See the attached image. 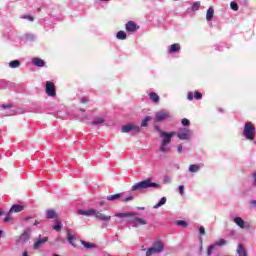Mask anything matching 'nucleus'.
Instances as JSON below:
<instances>
[{
    "label": "nucleus",
    "instance_id": "f257e3e1",
    "mask_svg": "<svg viewBox=\"0 0 256 256\" xmlns=\"http://www.w3.org/2000/svg\"><path fill=\"white\" fill-rule=\"evenodd\" d=\"M146 189H161V184L153 182L151 178L135 183L131 191H145Z\"/></svg>",
    "mask_w": 256,
    "mask_h": 256
},
{
    "label": "nucleus",
    "instance_id": "f03ea898",
    "mask_svg": "<svg viewBox=\"0 0 256 256\" xmlns=\"http://www.w3.org/2000/svg\"><path fill=\"white\" fill-rule=\"evenodd\" d=\"M242 135L247 141H255V124L252 122H245Z\"/></svg>",
    "mask_w": 256,
    "mask_h": 256
},
{
    "label": "nucleus",
    "instance_id": "7ed1b4c3",
    "mask_svg": "<svg viewBox=\"0 0 256 256\" xmlns=\"http://www.w3.org/2000/svg\"><path fill=\"white\" fill-rule=\"evenodd\" d=\"M174 136L175 132H162V135H160V137L162 138V142L159 147L161 153H168L169 147L167 146L169 145V143H171V139H173Z\"/></svg>",
    "mask_w": 256,
    "mask_h": 256
},
{
    "label": "nucleus",
    "instance_id": "20e7f679",
    "mask_svg": "<svg viewBox=\"0 0 256 256\" xmlns=\"http://www.w3.org/2000/svg\"><path fill=\"white\" fill-rule=\"evenodd\" d=\"M163 249H165L163 242L156 241L153 243L152 247L147 249L146 256L159 255V253H163Z\"/></svg>",
    "mask_w": 256,
    "mask_h": 256
},
{
    "label": "nucleus",
    "instance_id": "39448f33",
    "mask_svg": "<svg viewBox=\"0 0 256 256\" xmlns=\"http://www.w3.org/2000/svg\"><path fill=\"white\" fill-rule=\"evenodd\" d=\"M191 135H193V131L185 127L180 128L177 132V137L180 141H189V139H191Z\"/></svg>",
    "mask_w": 256,
    "mask_h": 256
},
{
    "label": "nucleus",
    "instance_id": "423d86ee",
    "mask_svg": "<svg viewBox=\"0 0 256 256\" xmlns=\"http://www.w3.org/2000/svg\"><path fill=\"white\" fill-rule=\"evenodd\" d=\"M33 229L31 227H27L22 234L19 236V238L16 240V243H21V245H25L29 239H31V232Z\"/></svg>",
    "mask_w": 256,
    "mask_h": 256
},
{
    "label": "nucleus",
    "instance_id": "0eeeda50",
    "mask_svg": "<svg viewBox=\"0 0 256 256\" xmlns=\"http://www.w3.org/2000/svg\"><path fill=\"white\" fill-rule=\"evenodd\" d=\"M122 133H131V131H135V133H141V126L135 125L133 123L123 125L121 127Z\"/></svg>",
    "mask_w": 256,
    "mask_h": 256
},
{
    "label": "nucleus",
    "instance_id": "6e6552de",
    "mask_svg": "<svg viewBox=\"0 0 256 256\" xmlns=\"http://www.w3.org/2000/svg\"><path fill=\"white\" fill-rule=\"evenodd\" d=\"M170 118H171V114H169V112L165 110H162V111L156 112L154 121L155 123H161L162 121H166V119H170Z\"/></svg>",
    "mask_w": 256,
    "mask_h": 256
},
{
    "label": "nucleus",
    "instance_id": "1a4fd4ad",
    "mask_svg": "<svg viewBox=\"0 0 256 256\" xmlns=\"http://www.w3.org/2000/svg\"><path fill=\"white\" fill-rule=\"evenodd\" d=\"M232 221L235 223V225H237V227H240V229H249V227H251L248 222H245V220L239 216L232 218Z\"/></svg>",
    "mask_w": 256,
    "mask_h": 256
},
{
    "label": "nucleus",
    "instance_id": "9d476101",
    "mask_svg": "<svg viewBox=\"0 0 256 256\" xmlns=\"http://www.w3.org/2000/svg\"><path fill=\"white\" fill-rule=\"evenodd\" d=\"M46 95L48 97H57V91L55 90V83L52 81L46 82Z\"/></svg>",
    "mask_w": 256,
    "mask_h": 256
},
{
    "label": "nucleus",
    "instance_id": "9b49d317",
    "mask_svg": "<svg viewBox=\"0 0 256 256\" xmlns=\"http://www.w3.org/2000/svg\"><path fill=\"white\" fill-rule=\"evenodd\" d=\"M131 227H139L140 225H147V221L143 218L134 217L128 221Z\"/></svg>",
    "mask_w": 256,
    "mask_h": 256
},
{
    "label": "nucleus",
    "instance_id": "f8f14e48",
    "mask_svg": "<svg viewBox=\"0 0 256 256\" xmlns=\"http://www.w3.org/2000/svg\"><path fill=\"white\" fill-rule=\"evenodd\" d=\"M125 29H126L127 33H135L138 31L139 26L137 25V23H135L133 21H128L125 24Z\"/></svg>",
    "mask_w": 256,
    "mask_h": 256
},
{
    "label": "nucleus",
    "instance_id": "ddd939ff",
    "mask_svg": "<svg viewBox=\"0 0 256 256\" xmlns=\"http://www.w3.org/2000/svg\"><path fill=\"white\" fill-rule=\"evenodd\" d=\"M187 99L188 101H193V99H196V101H200V99H203V94L197 90L194 92V94L193 92H188Z\"/></svg>",
    "mask_w": 256,
    "mask_h": 256
},
{
    "label": "nucleus",
    "instance_id": "4468645a",
    "mask_svg": "<svg viewBox=\"0 0 256 256\" xmlns=\"http://www.w3.org/2000/svg\"><path fill=\"white\" fill-rule=\"evenodd\" d=\"M31 64L34 66V67H39L40 69L45 67L46 65V62L45 60L39 58V57H33L31 59Z\"/></svg>",
    "mask_w": 256,
    "mask_h": 256
},
{
    "label": "nucleus",
    "instance_id": "2eb2a0df",
    "mask_svg": "<svg viewBox=\"0 0 256 256\" xmlns=\"http://www.w3.org/2000/svg\"><path fill=\"white\" fill-rule=\"evenodd\" d=\"M94 216L96 217V219H98L99 221H103L106 223H109V221H111V216H107L103 213H101L100 211L95 210Z\"/></svg>",
    "mask_w": 256,
    "mask_h": 256
},
{
    "label": "nucleus",
    "instance_id": "dca6fc26",
    "mask_svg": "<svg viewBox=\"0 0 256 256\" xmlns=\"http://www.w3.org/2000/svg\"><path fill=\"white\" fill-rule=\"evenodd\" d=\"M179 51H181V45H179V43H174L168 47V53L170 55L179 53Z\"/></svg>",
    "mask_w": 256,
    "mask_h": 256
},
{
    "label": "nucleus",
    "instance_id": "f3484780",
    "mask_svg": "<svg viewBox=\"0 0 256 256\" xmlns=\"http://www.w3.org/2000/svg\"><path fill=\"white\" fill-rule=\"evenodd\" d=\"M134 212H119V213H115L114 217H118L119 219H125L127 217H135Z\"/></svg>",
    "mask_w": 256,
    "mask_h": 256
},
{
    "label": "nucleus",
    "instance_id": "a211bd4d",
    "mask_svg": "<svg viewBox=\"0 0 256 256\" xmlns=\"http://www.w3.org/2000/svg\"><path fill=\"white\" fill-rule=\"evenodd\" d=\"M47 241H49V237L47 236L38 238L37 241L34 243V249H39V247H41V245H45Z\"/></svg>",
    "mask_w": 256,
    "mask_h": 256
},
{
    "label": "nucleus",
    "instance_id": "6ab92c4d",
    "mask_svg": "<svg viewBox=\"0 0 256 256\" xmlns=\"http://www.w3.org/2000/svg\"><path fill=\"white\" fill-rule=\"evenodd\" d=\"M78 215H85V217H91L95 215V209H88V210H78Z\"/></svg>",
    "mask_w": 256,
    "mask_h": 256
},
{
    "label": "nucleus",
    "instance_id": "aec40b11",
    "mask_svg": "<svg viewBox=\"0 0 256 256\" xmlns=\"http://www.w3.org/2000/svg\"><path fill=\"white\" fill-rule=\"evenodd\" d=\"M35 39H37V36L31 33H27L24 36H22V41L29 42V43H33Z\"/></svg>",
    "mask_w": 256,
    "mask_h": 256
},
{
    "label": "nucleus",
    "instance_id": "412c9836",
    "mask_svg": "<svg viewBox=\"0 0 256 256\" xmlns=\"http://www.w3.org/2000/svg\"><path fill=\"white\" fill-rule=\"evenodd\" d=\"M236 253L238 256H248L247 255V250L245 249V247H243V244H238Z\"/></svg>",
    "mask_w": 256,
    "mask_h": 256
},
{
    "label": "nucleus",
    "instance_id": "4be33fe9",
    "mask_svg": "<svg viewBox=\"0 0 256 256\" xmlns=\"http://www.w3.org/2000/svg\"><path fill=\"white\" fill-rule=\"evenodd\" d=\"M105 123V117L104 116H96L93 121L91 122V125H103Z\"/></svg>",
    "mask_w": 256,
    "mask_h": 256
},
{
    "label": "nucleus",
    "instance_id": "5701e85b",
    "mask_svg": "<svg viewBox=\"0 0 256 256\" xmlns=\"http://www.w3.org/2000/svg\"><path fill=\"white\" fill-rule=\"evenodd\" d=\"M25 209V206L20 205V204H13L10 208L11 212L14 213H21Z\"/></svg>",
    "mask_w": 256,
    "mask_h": 256
},
{
    "label": "nucleus",
    "instance_id": "b1692460",
    "mask_svg": "<svg viewBox=\"0 0 256 256\" xmlns=\"http://www.w3.org/2000/svg\"><path fill=\"white\" fill-rule=\"evenodd\" d=\"M214 16H215V9H213V7H209L206 12V20L213 21Z\"/></svg>",
    "mask_w": 256,
    "mask_h": 256
},
{
    "label": "nucleus",
    "instance_id": "393cba45",
    "mask_svg": "<svg viewBox=\"0 0 256 256\" xmlns=\"http://www.w3.org/2000/svg\"><path fill=\"white\" fill-rule=\"evenodd\" d=\"M189 173H199L201 166L199 164H191L188 168Z\"/></svg>",
    "mask_w": 256,
    "mask_h": 256
},
{
    "label": "nucleus",
    "instance_id": "a878e982",
    "mask_svg": "<svg viewBox=\"0 0 256 256\" xmlns=\"http://www.w3.org/2000/svg\"><path fill=\"white\" fill-rule=\"evenodd\" d=\"M57 217V212L53 209L46 210V219H55Z\"/></svg>",
    "mask_w": 256,
    "mask_h": 256
},
{
    "label": "nucleus",
    "instance_id": "bb28decb",
    "mask_svg": "<svg viewBox=\"0 0 256 256\" xmlns=\"http://www.w3.org/2000/svg\"><path fill=\"white\" fill-rule=\"evenodd\" d=\"M116 38L119 39V41H125V39H127V33L123 30H120L116 33Z\"/></svg>",
    "mask_w": 256,
    "mask_h": 256
},
{
    "label": "nucleus",
    "instance_id": "cd10ccee",
    "mask_svg": "<svg viewBox=\"0 0 256 256\" xmlns=\"http://www.w3.org/2000/svg\"><path fill=\"white\" fill-rule=\"evenodd\" d=\"M9 67L11 69H17V68L21 67V61L20 60H12L9 62Z\"/></svg>",
    "mask_w": 256,
    "mask_h": 256
},
{
    "label": "nucleus",
    "instance_id": "c85d7f7f",
    "mask_svg": "<svg viewBox=\"0 0 256 256\" xmlns=\"http://www.w3.org/2000/svg\"><path fill=\"white\" fill-rule=\"evenodd\" d=\"M167 203V197H162L156 205L153 206V209H159V207H163Z\"/></svg>",
    "mask_w": 256,
    "mask_h": 256
},
{
    "label": "nucleus",
    "instance_id": "c756f323",
    "mask_svg": "<svg viewBox=\"0 0 256 256\" xmlns=\"http://www.w3.org/2000/svg\"><path fill=\"white\" fill-rule=\"evenodd\" d=\"M121 195L123 193L113 194L106 197L107 201H117V199H121Z\"/></svg>",
    "mask_w": 256,
    "mask_h": 256
},
{
    "label": "nucleus",
    "instance_id": "7c9ffc66",
    "mask_svg": "<svg viewBox=\"0 0 256 256\" xmlns=\"http://www.w3.org/2000/svg\"><path fill=\"white\" fill-rule=\"evenodd\" d=\"M148 95L153 103H159V95L156 92H150Z\"/></svg>",
    "mask_w": 256,
    "mask_h": 256
},
{
    "label": "nucleus",
    "instance_id": "2f4dec72",
    "mask_svg": "<svg viewBox=\"0 0 256 256\" xmlns=\"http://www.w3.org/2000/svg\"><path fill=\"white\" fill-rule=\"evenodd\" d=\"M53 229L54 231H57V232L61 231V229H63V225L61 224V221L55 220Z\"/></svg>",
    "mask_w": 256,
    "mask_h": 256
},
{
    "label": "nucleus",
    "instance_id": "473e14b6",
    "mask_svg": "<svg viewBox=\"0 0 256 256\" xmlns=\"http://www.w3.org/2000/svg\"><path fill=\"white\" fill-rule=\"evenodd\" d=\"M81 245H83V247H85V249H95V244H91L84 240H81Z\"/></svg>",
    "mask_w": 256,
    "mask_h": 256
},
{
    "label": "nucleus",
    "instance_id": "72a5a7b5",
    "mask_svg": "<svg viewBox=\"0 0 256 256\" xmlns=\"http://www.w3.org/2000/svg\"><path fill=\"white\" fill-rule=\"evenodd\" d=\"M215 247H223V245H227V240L221 238L214 243Z\"/></svg>",
    "mask_w": 256,
    "mask_h": 256
},
{
    "label": "nucleus",
    "instance_id": "f704fd0d",
    "mask_svg": "<svg viewBox=\"0 0 256 256\" xmlns=\"http://www.w3.org/2000/svg\"><path fill=\"white\" fill-rule=\"evenodd\" d=\"M149 121H151V116H146L141 122V127H147L149 125Z\"/></svg>",
    "mask_w": 256,
    "mask_h": 256
},
{
    "label": "nucleus",
    "instance_id": "c9c22d12",
    "mask_svg": "<svg viewBox=\"0 0 256 256\" xmlns=\"http://www.w3.org/2000/svg\"><path fill=\"white\" fill-rule=\"evenodd\" d=\"M133 199H135V197H133V195L129 194L127 196H125L124 198L121 199L122 203H129V201H133Z\"/></svg>",
    "mask_w": 256,
    "mask_h": 256
},
{
    "label": "nucleus",
    "instance_id": "e433bc0d",
    "mask_svg": "<svg viewBox=\"0 0 256 256\" xmlns=\"http://www.w3.org/2000/svg\"><path fill=\"white\" fill-rule=\"evenodd\" d=\"M200 7H201V2L196 1L192 4L191 9L192 11H199Z\"/></svg>",
    "mask_w": 256,
    "mask_h": 256
},
{
    "label": "nucleus",
    "instance_id": "4c0bfd02",
    "mask_svg": "<svg viewBox=\"0 0 256 256\" xmlns=\"http://www.w3.org/2000/svg\"><path fill=\"white\" fill-rule=\"evenodd\" d=\"M74 239H75V235H68V237H67L68 243H69L72 247H77V245H75V243L73 242Z\"/></svg>",
    "mask_w": 256,
    "mask_h": 256
},
{
    "label": "nucleus",
    "instance_id": "58836bf2",
    "mask_svg": "<svg viewBox=\"0 0 256 256\" xmlns=\"http://www.w3.org/2000/svg\"><path fill=\"white\" fill-rule=\"evenodd\" d=\"M176 225H178V227H188L189 223L185 220H178L176 221Z\"/></svg>",
    "mask_w": 256,
    "mask_h": 256
},
{
    "label": "nucleus",
    "instance_id": "ea45409f",
    "mask_svg": "<svg viewBox=\"0 0 256 256\" xmlns=\"http://www.w3.org/2000/svg\"><path fill=\"white\" fill-rule=\"evenodd\" d=\"M213 251H215V244H212V245L208 246V248H207V256L213 255Z\"/></svg>",
    "mask_w": 256,
    "mask_h": 256
},
{
    "label": "nucleus",
    "instance_id": "a19ab883",
    "mask_svg": "<svg viewBox=\"0 0 256 256\" xmlns=\"http://www.w3.org/2000/svg\"><path fill=\"white\" fill-rule=\"evenodd\" d=\"M230 8L232 9V11H239V4H237V2L232 1L230 3Z\"/></svg>",
    "mask_w": 256,
    "mask_h": 256
},
{
    "label": "nucleus",
    "instance_id": "79ce46f5",
    "mask_svg": "<svg viewBox=\"0 0 256 256\" xmlns=\"http://www.w3.org/2000/svg\"><path fill=\"white\" fill-rule=\"evenodd\" d=\"M181 123H182L183 127H189V125H191V121H189V119H187V118H183L181 120Z\"/></svg>",
    "mask_w": 256,
    "mask_h": 256
},
{
    "label": "nucleus",
    "instance_id": "37998d69",
    "mask_svg": "<svg viewBox=\"0 0 256 256\" xmlns=\"http://www.w3.org/2000/svg\"><path fill=\"white\" fill-rule=\"evenodd\" d=\"M178 191H179V194H180V195H184V194H185V186L180 185V186L178 187Z\"/></svg>",
    "mask_w": 256,
    "mask_h": 256
},
{
    "label": "nucleus",
    "instance_id": "c03bdc74",
    "mask_svg": "<svg viewBox=\"0 0 256 256\" xmlns=\"http://www.w3.org/2000/svg\"><path fill=\"white\" fill-rule=\"evenodd\" d=\"M252 183L256 187V170L252 173Z\"/></svg>",
    "mask_w": 256,
    "mask_h": 256
},
{
    "label": "nucleus",
    "instance_id": "a18cd8bd",
    "mask_svg": "<svg viewBox=\"0 0 256 256\" xmlns=\"http://www.w3.org/2000/svg\"><path fill=\"white\" fill-rule=\"evenodd\" d=\"M154 129H155V131H157V133H159V135H162V133H164L165 131H163V130H161V127H159V126H154Z\"/></svg>",
    "mask_w": 256,
    "mask_h": 256
},
{
    "label": "nucleus",
    "instance_id": "49530a36",
    "mask_svg": "<svg viewBox=\"0 0 256 256\" xmlns=\"http://www.w3.org/2000/svg\"><path fill=\"white\" fill-rule=\"evenodd\" d=\"M199 234L200 235H205V227H203V226L199 227Z\"/></svg>",
    "mask_w": 256,
    "mask_h": 256
},
{
    "label": "nucleus",
    "instance_id": "de8ad7c7",
    "mask_svg": "<svg viewBox=\"0 0 256 256\" xmlns=\"http://www.w3.org/2000/svg\"><path fill=\"white\" fill-rule=\"evenodd\" d=\"M163 182L164 183H171V177L165 176L164 179H163Z\"/></svg>",
    "mask_w": 256,
    "mask_h": 256
},
{
    "label": "nucleus",
    "instance_id": "09e8293b",
    "mask_svg": "<svg viewBox=\"0 0 256 256\" xmlns=\"http://www.w3.org/2000/svg\"><path fill=\"white\" fill-rule=\"evenodd\" d=\"M55 241H56V243H65V240L63 239V238H61V237H57L56 239H55Z\"/></svg>",
    "mask_w": 256,
    "mask_h": 256
},
{
    "label": "nucleus",
    "instance_id": "8fccbe9b",
    "mask_svg": "<svg viewBox=\"0 0 256 256\" xmlns=\"http://www.w3.org/2000/svg\"><path fill=\"white\" fill-rule=\"evenodd\" d=\"M11 104H3V105H1V108L2 109H11Z\"/></svg>",
    "mask_w": 256,
    "mask_h": 256
},
{
    "label": "nucleus",
    "instance_id": "3c124183",
    "mask_svg": "<svg viewBox=\"0 0 256 256\" xmlns=\"http://www.w3.org/2000/svg\"><path fill=\"white\" fill-rule=\"evenodd\" d=\"M177 151H178V153H183V145L179 144L177 146Z\"/></svg>",
    "mask_w": 256,
    "mask_h": 256
},
{
    "label": "nucleus",
    "instance_id": "603ef678",
    "mask_svg": "<svg viewBox=\"0 0 256 256\" xmlns=\"http://www.w3.org/2000/svg\"><path fill=\"white\" fill-rule=\"evenodd\" d=\"M250 205H251V207L256 209V199L255 200H250Z\"/></svg>",
    "mask_w": 256,
    "mask_h": 256
},
{
    "label": "nucleus",
    "instance_id": "864d4df0",
    "mask_svg": "<svg viewBox=\"0 0 256 256\" xmlns=\"http://www.w3.org/2000/svg\"><path fill=\"white\" fill-rule=\"evenodd\" d=\"M23 19H27L28 21H34L35 18H33V16H23Z\"/></svg>",
    "mask_w": 256,
    "mask_h": 256
},
{
    "label": "nucleus",
    "instance_id": "5fc2aeb1",
    "mask_svg": "<svg viewBox=\"0 0 256 256\" xmlns=\"http://www.w3.org/2000/svg\"><path fill=\"white\" fill-rule=\"evenodd\" d=\"M108 225H109V222H103L101 227L102 229H107Z\"/></svg>",
    "mask_w": 256,
    "mask_h": 256
},
{
    "label": "nucleus",
    "instance_id": "6e6d98bb",
    "mask_svg": "<svg viewBox=\"0 0 256 256\" xmlns=\"http://www.w3.org/2000/svg\"><path fill=\"white\" fill-rule=\"evenodd\" d=\"M88 102H89V98L87 97L81 98V103H88Z\"/></svg>",
    "mask_w": 256,
    "mask_h": 256
},
{
    "label": "nucleus",
    "instance_id": "4d7b16f0",
    "mask_svg": "<svg viewBox=\"0 0 256 256\" xmlns=\"http://www.w3.org/2000/svg\"><path fill=\"white\" fill-rule=\"evenodd\" d=\"M14 212H11V209L6 213V217L11 219V215H13Z\"/></svg>",
    "mask_w": 256,
    "mask_h": 256
},
{
    "label": "nucleus",
    "instance_id": "13d9d810",
    "mask_svg": "<svg viewBox=\"0 0 256 256\" xmlns=\"http://www.w3.org/2000/svg\"><path fill=\"white\" fill-rule=\"evenodd\" d=\"M33 225H34V227H37V226L41 225V222L39 220H35L33 222Z\"/></svg>",
    "mask_w": 256,
    "mask_h": 256
},
{
    "label": "nucleus",
    "instance_id": "bf43d9fd",
    "mask_svg": "<svg viewBox=\"0 0 256 256\" xmlns=\"http://www.w3.org/2000/svg\"><path fill=\"white\" fill-rule=\"evenodd\" d=\"M9 221H11V218H9L8 216H6V217L3 219V222H4V223H9Z\"/></svg>",
    "mask_w": 256,
    "mask_h": 256
},
{
    "label": "nucleus",
    "instance_id": "052dcab7",
    "mask_svg": "<svg viewBox=\"0 0 256 256\" xmlns=\"http://www.w3.org/2000/svg\"><path fill=\"white\" fill-rule=\"evenodd\" d=\"M31 219H33V217H31V216H25L24 217V221H31Z\"/></svg>",
    "mask_w": 256,
    "mask_h": 256
},
{
    "label": "nucleus",
    "instance_id": "680f3d73",
    "mask_svg": "<svg viewBox=\"0 0 256 256\" xmlns=\"http://www.w3.org/2000/svg\"><path fill=\"white\" fill-rule=\"evenodd\" d=\"M22 256H29V253L27 252V250H25L22 254Z\"/></svg>",
    "mask_w": 256,
    "mask_h": 256
},
{
    "label": "nucleus",
    "instance_id": "e2e57ef3",
    "mask_svg": "<svg viewBox=\"0 0 256 256\" xmlns=\"http://www.w3.org/2000/svg\"><path fill=\"white\" fill-rule=\"evenodd\" d=\"M138 211H145V207H138Z\"/></svg>",
    "mask_w": 256,
    "mask_h": 256
},
{
    "label": "nucleus",
    "instance_id": "0e129e2a",
    "mask_svg": "<svg viewBox=\"0 0 256 256\" xmlns=\"http://www.w3.org/2000/svg\"><path fill=\"white\" fill-rule=\"evenodd\" d=\"M1 215H5V212L3 210H0V217Z\"/></svg>",
    "mask_w": 256,
    "mask_h": 256
},
{
    "label": "nucleus",
    "instance_id": "69168bd1",
    "mask_svg": "<svg viewBox=\"0 0 256 256\" xmlns=\"http://www.w3.org/2000/svg\"><path fill=\"white\" fill-rule=\"evenodd\" d=\"M3 236V230H0V239Z\"/></svg>",
    "mask_w": 256,
    "mask_h": 256
},
{
    "label": "nucleus",
    "instance_id": "338daca9",
    "mask_svg": "<svg viewBox=\"0 0 256 256\" xmlns=\"http://www.w3.org/2000/svg\"><path fill=\"white\" fill-rule=\"evenodd\" d=\"M99 205H100V207H103V201H101V202L99 203Z\"/></svg>",
    "mask_w": 256,
    "mask_h": 256
},
{
    "label": "nucleus",
    "instance_id": "774afa93",
    "mask_svg": "<svg viewBox=\"0 0 256 256\" xmlns=\"http://www.w3.org/2000/svg\"><path fill=\"white\" fill-rule=\"evenodd\" d=\"M52 256H61V255H59V254H53Z\"/></svg>",
    "mask_w": 256,
    "mask_h": 256
}]
</instances>
